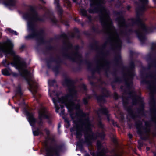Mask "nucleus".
Here are the masks:
<instances>
[{
  "label": "nucleus",
  "instance_id": "1",
  "mask_svg": "<svg viewBox=\"0 0 156 156\" xmlns=\"http://www.w3.org/2000/svg\"><path fill=\"white\" fill-rule=\"evenodd\" d=\"M141 3V6L136 9L137 17L135 18L129 19L126 22L121 12H117L116 19L121 29L119 34L112 25V21L109 15V12L105 8L104 0H90V8L88 12L90 13H99L100 21L102 29L99 31H94L96 32L106 34L108 36L107 41L101 47L95 44V49L98 55L96 60V63H110L107 58V53L105 48L109 45L114 50L118 52L120 50L122 42L120 37L135 33L141 42L143 43L145 40V34L153 31V27H147L139 16L141 15L147 8L148 0H140Z\"/></svg>",
  "mask_w": 156,
  "mask_h": 156
},
{
  "label": "nucleus",
  "instance_id": "2",
  "mask_svg": "<svg viewBox=\"0 0 156 156\" xmlns=\"http://www.w3.org/2000/svg\"><path fill=\"white\" fill-rule=\"evenodd\" d=\"M71 98H52V100L54 104L57 113L59 112L60 108L59 105L62 107L61 104H64L69 110L71 112L74 109L78 110L75 114L70 113V116L73 121L74 126L73 131L76 132V138L80 139L82 133L85 134V141L87 144L90 145L93 141L98 137L103 138L105 134L103 129V126L100 122L98 123V126L102 128L101 133H93L91 131L93 126L91 122L89 121L88 115L83 112L79 109L80 107L79 101H73Z\"/></svg>",
  "mask_w": 156,
  "mask_h": 156
},
{
  "label": "nucleus",
  "instance_id": "3",
  "mask_svg": "<svg viewBox=\"0 0 156 156\" xmlns=\"http://www.w3.org/2000/svg\"><path fill=\"white\" fill-rule=\"evenodd\" d=\"M13 45L10 41H8L2 44L0 43V51L9 54L12 57V59L9 58L12 61L10 63L7 60L5 59L2 62V64L5 67H8L10 64L12 66L20 71L21 76L24 77L27 81L29 85V90L33 94H35L37 91L38 85L32 77V75L29 71L24 69L26 67L25 62L19 56L16 54L12 50Z\"/></svg>",
  "mask_w": 156,
  "mask_h": 156
},
{
  "label": "nucleus",
  "instance_id": "4",
  "mask_svg": "<svg viewBox=\"0 0 156 156\" xmlns=\"http://www.w3.org/2000/svg\"><path fill=\"white\" fill-rule=\"evenodd\" d=\"M23 18L27 22L28 30L30 34L25 37L26 39L35 38L38 41L42 42L44 39V32L41 30L38 32L36 27L37 22L44 21V18L40 17L33 9L25 13Z\"/></svg>",
  "mask_w": 156,
  "mask_h": 156
},
{
  "label": "nucleus",
  "instance_id": "5",
  "mask_svg": "<svg viewBox=\"0 0 156 156\" xmlns=\"http://www.w3.org/2000/svg\"><path fill=\"white\" fill-rule=\"evenodd\" d=\"M134 62L132 61L129 66L125 68L123 78L125 85V87L122 86L121 89L124 95H127L132 98H141L140 93L135 91L133 85L132 80L134 75ZM122 98L126 97L124 96Z\"/></svg>",
  "mask_w": 156,
  "mask_h": 156
},
{
  "label": "nucleus",
  "instance_id": "6",
  "mask_svg": "<svg viewBox=\"0 0 156 156\" xmlns=\"http://www.w3.org/2000/svg\"><path fill=\"white\" fill-rule=\"evenodd\" d=\"M63 84L67 86L68 88L67 94L66 96H63L62 93L60 91L55 92L54 91L52 93H50V89L49 88V96L53 98H73L77 96L78 94V90L79 88L81 90L84 91H85L86 90V87L84 85H81L79 88L75 87L73 81L69 78L65 79Z\"/></svg>",
  "mask_w": 156,
  "mask_h": 156
},
{
  "label": "nucleus",
  "instance_id": "7",
  "mask_svg": "<svg viewBox=\"0 0 156 156\" xmlns=\"http://www.w3.org/2000/svg\"><path fill=\"white\" fill-rule=\"evenodd\" d=\"M62 37L64 39L65 44L67 49L63 54V56L72 61L79 63H81L82 62V58L81 55L78 51L79 47L76 46L74 48L72 44L69 42L67 35L63 34Z\"/></svg>",
  "mask_w": 156,
  "mask_h": 156
},
{
  "label": "nucleus",
  "instance_id": "8",
  "mask_svg": "<svg viewBox=\"0 0 156 156\" xmlns=\"http://www.w3.org/2000/svg\"><path fill=\"white\" fill-rule=\"evenodd\" d=\"M148 56V60L151 62L149 65V69L152 67L156 69V57L154 58L153 54H150ZM142 82L147 84L150 94L152 97H154V94H156V73L147 75L143 80Z\"/></svg>",
  "mask_w": 156,
  "mask_h": 156
},
{
  "label": "nucleus",
  "instance_id": "9",
  "mask_svg": "<svg viewBox=\"0 0 156 156\" xmlns=\"http://www.w3.org/2000/svg\"><path fill=\"white\" fill-rule=\"evenodd\" d=\"M38 119L36 121L34 118L33 115L27 111L26 112V115L28 117L29 122L31 126H34L36 122L38 125V128L37 130L33 131V133L34 136H37L42 133L40 131V129L43 126V120L45 119H48L49 117L48 112L44 107L41 108L39 111Z\"/></svg>",
  "mask_w": 156,
  "mask_h": 156
},
{
  "label": "nucleus",
  "instance_id": "10",
  "mask_svg": "<svg viewBox=\"0 0 156 156\" xmlns=\"http://www.w3.org/2000/svg\"><path fill=\"white\" fill-rule=\"evenodd\" d=\"M44 131L48 136L44 142L46 156H52L53 155L58 156L61 150V147L54 144L53 140L50 138L48 135L49 132L48 130L46 129Z\"/></svg>",
  "mask_w": 156,
  "mask_h": 156
},
{
  "label": "nucleus",
  "instance_id": "11",
  "mask_svg": "<svg viewBox=\"0 0 156 156\" xmlns=\"http://www.w3.org/2000/svg\"><path fill=\"white\" fill-rule=\"evenodd\" d=\"M145 124V127H143L142 124L143 122L140 121L137 122L136 123L137 128L138 129L137 132L138 134L141 135L145 136L146 138H148L150 131V123L149 122L143 121Z\"/></svg>",
  "mask_w": 156,
  "mask_h": 156
},
{
  "label": "nucleus",
  "instance_id": "12",
  "mask_svg": "<svg viewBox=\"0 0 156 156\" xmlns=\"http://www.w3.org/2000/svg\"><path fill=\"white\" fill-rule=\"evenodd\" d=\"M97 147L99 151L98 154V156H106L105 155L107 152V149L101 144L99 141L97 142Z\"/></svg>",
  "mask_w": 156,
  "mask_h": 156
},
{
  "label": "nucleus",
  "instance_id": "13",
  "mask_svg": "<svg viewBox=\"0 0 156 156\" xmlns=\"http://www.w3.org/2000/svg\"><path fill=\"white\" fill-rule=\"evenodd\" d=\"M108 111L107 109L105 108H101L100 109H99L98 112L97 114L99 116L101 114H105L107 116V117L108 121L110 119L108 117Z\"/></svg>",
  "mask_w": 156,
  "mask_h": 156
},
{
  "label": "nucleus",
  "instance_id": "14",
  "mask_svg": "<svg viewBox=\"0 0 156 156\" xmlns=\"http://www.w3.org/2000/svg\"><path fill=\"white\" fill-rule=\"evenodd\" d=\"M17 3L16 0H4V4L5 5L10 6H15Z\"/></svg>",
  "mask_w": 156,
  "mask_h": 156
},
{
  "label": "nucleus",
  "instance_id": "15",
  "mask_svg": "<svg viewBox=\"0 0 156 156\" xmlns=\"http://www.w3.org/2000/svg\"><path fill=\"white\" fill-rule=\"evenodd\" d=\"M95 95L96 98H104L105 97H108L109 96V92L105 88H104L102 89V94L100 96H98L96 94H95Z\"/></svg>",
  "mask_w": 156,
  "mask_h": 156
},
{
  "label": "nucleus",
  "instance_id": "16",
  "mask_svg": "<svg viewBox=\"0 0 156 156\" xmlns=\"http://www.w3.org/2000/svg\"><path fill=\"white\" fill-rule=\"evenodd\" d=\"M14 92L15 94L16 95L20 96H24L23 95V92L20 85H18V86L16 87Z\"/></svg>",
  "mask_w": 156,
  "mask_h": 156
},
{
  "label": "nucleus",
  "instance_id": "17",
  "mask_svg": "<svg viewBox=\"0 0 156 156\" xmlns=\"http://www.w3.org/2000/svg\"><path fill=\"white\" fill-rule=\"evenodd\" d=\"M132 100L133 105H136L137 104H141L142 105H143V102L141 98H133Z\"/></svg>",
  "mask_w": 156,
  "mask_h": 156
},
{
  "label": "nucleus",
  "instance_id": "18",
  "mask_svg": "<svg viewBox=\"0 0 156 156\" xmlns=\"http://www.w3.org/2000/svg\"><path fill=\"white\" fill-rule=\"evenodd\" d=\"M115 61L117 65H119L121 64V58L119 53L116 55L115 58Z\"/></svg>",
  "mask_w": 156,
  "mask_h": 156
},
{
  "label": "nucleus",
  "instance_id": "19",
  "mask_svg": "<svg viewBox=\"0 0 156 156\" xmlns=\"http://www.w3.org/2000/svg\"><path fill=\"white\" fill-rule=\"evenodd\" d=\"M80 12L84 16H87L89 21H90L91 20V17L90 16H87L86 11L84 9H81Z\"/></svg>",
  "mask_w": 156,
  "mask_h": 156
},
{
  "label": "nucleus",
  "instance_id": "20",
  "mask_svg": "<svg viewBox=\"0 0 156 156\" xmlns=\"http://www.w3.org/2000/svg\"><path fill=\"white\" fill-rule=\"evenodd\" d=\"M59 0H55L54 3L57 8L60 14H61L62 11L59 5Z\"/></svg>",
  "mask_w": 156,
  "mask_h": 156
},
{
  "label": "nucleus",
  "instance_id": "21",
  "mask_svg": "<svg viewBox=\"0 0 156 156\" xmlns=\"http://www.w3.org/2000/svg\"><path fill=\"white\" fill-rule=\"evenodd\" d=\"M2 72L4 75H9L10 74L11 71L9 69L5 68L2 70Z\"/></svg>",
  "mask_w": 156,
  "mask_h": 156
},
{
  "label": "nucleus",
  "instance_id": "22",
  "mask_svg": "<svg viewBox=\"0 0 156 156\" xmlns=\"http://www.w3.org/2000/svg\"><path fill=\"white\" fill-rule=\"evenodd\" d=\"M74 30V32L73 33H71L69 35V36L71 37H75L76 36V34H79V31L77 28H75Z\"/></svg>",
  "mask_w": 156,
  "mask_h": 156
},
{
  "label": "nucleus",
  "instance_id": "23",
  "mask_svg": "<svg viewBox=\"0 0 156 156\" xmlns=\"http://www.w3.org/2000/svg\"><path fill=\"white\" fill-rule=\"evenodd\" d=\"M50 18L53 24H56L57 23V20L53 15L50 16Z\"/></svg>",
  "mask_w": 156,
  "mask_h": 156
},
{
  "label": "nucleus",
  "instance_id": "24",
  "mask_svg": "<svg viewBox=\"0 0 156 156\" xmlns=\"http://www.w3.org/2000/svg\"><path fill=\"white\" fill-rule=\"evenodd\" d=\"M56 83L55 80H51L48 81V85L49 86H52Z\"/></svg>",
  "mask_w": 156,
  "mask_h": 156
},
{
  "label": "nucleus",
  "instance_id": "25",
  "mask_svg": "<svg viewBox=\"0 0 156 156\" xmlns=\"http://www.w3.org/2000/svg\"><path fill=\"white\" fill-rule=\"evenodd\" d=\"M151 50L152 51H155L156 50V43L152 44Z\"/></svg>",
  "mask_w": 156,
  "mask_h": 156
},
{
  "label": "nucleus",
  "instance_id": "26",
  "mask_svg": "<svg viewBox=\"0 0 156 156\" xmlns=\"http://www.w3.org/2000/svg\"><path fill=\"white\" fill-rule=\"evenodd\" d=\"M87 66L89 69H91L93 66V64L90 62L87 63Z\"/></svg>",
  "mask_w": 156,
  "mask_h": 156
},
{
  "label": "nucleus",
  "instance_id": "27",
  "mask_svg": "<svg viewBox=\"0 0 156 156\" xmlns=\"http://www.w3.org/2000/svg\"><path fill=\"white\" fill-rule=\"evenodd\" d=\"M65 4H66L68 7H70L71 4V3L69 0H66L65 1Z\"/></svg>",
  "mask_w": 156,
  "mask_h": 156
},
{
  "label": "nucleus",
  "instance_id": "28",
  "mask_svg": "<svg viewBox=\"0 0 156 156\" xmlns=\"http://www.w3.org/2000/svg\"><path fill=\"white\" fill-rule=\"evenodd\" d=\"M7 30L8 31L9 33H12V34L13 30L11 29L10 28H8L7 29Z\"/></svg>",
  "mask_w": 156,
  "mask_h": 156
},
{
  "label": "nucleus",
  "instance_id": "29",
  "mask_svg": "<svg viewBox=\"0 0 156 156\" xmlns=\"http://www.w3.org/2000/svg\"><path fill=\"white\" fill-rule=\"evenodd\" d=\"M55 61H56L58 63H60L61 62V61L60 59L59 58H57V59H56L55 60Z\"/></svg>",
  "mask_w": 156,
  "mask_h": 156
},
{
  "label": "nucleus",
  "instance_id": "30",
  "mask_svg": "<svg viewBox=\"0 0 156 156\" xmlns=\"http://www.w3.org/2000/svg\"><path fill=\"white\" fill-rule=\"evenodd\" d=\"M83 101L85 104H87V98H84L83 99Z\"/></svg>",
  "mask_w": 156,
  "mask_h": 156
},
{
  "label": "nucleus",
  "instance_id": "31",
  "mask_svg": "<svg viewBox=\"0 0 156 156\" xmlns=\"http://www.w3.org/2000/svg\"><path fill=\"white\" fill-rule=\"evenodd\" d=\"M12 34H14L15 35H18V33L16 31H13Z\"/></svg>",
  "mask_w": 156,
  "mask_h": 156
},
{
  "label": "nucleus",
  "instance_id": "32",
  "mask_svg": "<svg viewBox=\"0 0 156 156\" xmlns=\"http://www.w3.org/2000/svg\"><path fill=\"white\" fill-rule=\"evenodd\" d=\"M58 68H59V67L58 66L57 67H56V68L55 69H53V70H54V71H55L56 72H57L58 70Z\"/></svg>",
  "mask_w": 156,
  "mask_h": 156
},
{
  "label": "nucleus",
  "instance_id": "33",
  "mask_svg": "<svg viewBox=\"0 0 156 156\" xmlns=\"http://www.w3.org/2000/svg\"><path fill=\"white\" fill-rule=\"evenodd\" d=\"M61 22L62 23H63L65 24V25H67V26L68 25V23H65V22L64 21H61Z\"/></svg>",
  "mask_w": 156,
  "mask_h": 156
},
{
  "label": "nucleus",
  "instance_id": "34",
  "mask_svg": "<svg viewBox=\"0 0 156 156\" xmlns=\"http://www.w3.org/2000/svg\"><path fill=\"white\" fill-rule=\"evenodd\" d=\"M114 156H121V155L118 153H116Z\"/></svg>",
  "mask_w": 156,
  "mask_h": 156
},
{
  "label": "nucleus",
  "instance_id": "35",
  "mask_svg": "<svg viewBox=\"0 0 156 156\" xmlns=\"http://www.w3.org/2000/svg\"><path fill=\"white\" fill-rule=\"evenodd\" d=\"M124 99H123V103L124 104V101H128V99H127V98H123Z\"/></svg>",
  "mask_w": 156,
  "mask_h": 156
},
{
  "label": "nucleus",
  "instance_id": "36",
  "mask_svg": "<svg viewBox=\"0 0 156 156\" xmlns=\"http://www.w3.org/2000/svg\"><path fill=\"white\" fill-rule=\"evenodd\" d=\"M129 137V138H131L132 137V136L131 134H129L128 135Z\"/></svg>",
  "mask_w": 156,
  "mask_h": 156
},
{
  "label": "nucleus",
  "instance_id": "37",
  "mask_svg": "<svg viewBox=\"0 0 156 156\" xmlns=\"http://www.w3.org/2000/svg\"><path fill=\"white\" fill-rule=\"evenodd\" d=\"M40 0V1H41V2L42 3H43V4H45V2L43 0Z\"/></svg>",
  "mask_w": 156,
  "mask_h": 156
},
{
  "label": "nucleus",
  "instance_id": "38",
  "mask_svg": "<svg viewBox=\"0 0 156 156\" xmlns=\"http://www.w3.org/2000/svg\"><path fill=\"white\" fill-rule=\"evenodd\" d=\"M138 143H139V144H140V146H139V147H138V148L140 150V146L142 145V144H140V142H138Z\"/></svg>",
  "mask_w": 156,
  "mask_h": 156
},
{
  "label": "nucleus",
  "instance_id": "39",
  "mask_svg": "<svg viewBox=\"0 0 156 156\" xmlns=\"http://www.w3.org/2000/svg\"><path fill=\"white\" fill-rule=\"evenodd\" d=\"M130 8V6H127V9L128 10H129Z\"/></svg>",
  "mask_w": 156,
  "mask_h": 156
},
{
  "label": "nucleus",
  "instance_id": "40",
  "mask_svg": "<svg viewBox=\"0 0 156 156\" xmlns=\"http://www.w3.org/2000/svg\"><path fill=\"white\" fill-rule=\"evenodd\" d=\"M15 110L16 111V112H18V108H15Z\"/></svg>",
  "mask_w": 156,
  "mask_h": 156
},
{
  "label": "nucleus",
  "instance_id": "41",
  "mask_svg": "<svg viewBox=\"0 0 156 156\" xmlns=\"http://www.w3.org/2000/svg\"><path fill=\"white\" fill-rule=\"evenodd\" d=\"M75 21H79V20L77 18H76L75 19Z\"/></svg>",
  "mask_w": 156,
  "mask_h": 156
},
{
  "label": "nucleus",
  "instance_id": "42",
  "mask_svg": "<svg viewBox=\"0 0 156 156\" xmlns=\"http://www.w3.org/2000/svg\"><path fill=\"white\" fill-rule=\"evenodd\" d=\"M115 98H117L118 96V95L117 94H115Z\"/></svg>",
  "mask_w": 156,
  "mask_h": 156
},
{
  "label": "nucleus",
  "instance_id": "43",
  "mask_svg": "<svg viewBox=\"0 0 156 156\" xmlns=\"http://www.w3.org/2000/svg\"><path fill=\"white\" fill-rule=\"evenodd\" d=\"M103 98H97V100L98 101H99V100H100L101 99H102Z\"/></svg>",
  "mask_w": 156,
  "mask_h": 156
},
{
  "label": "nucleus",
  "instance_id": "44",
  "mask_svg": "<svg viewBox=\"0 0 156 156\" xmlns=\"http://www.w3.org/2000/svg\"><path fill=\"white\" fill-rule=\"evenodd\" d=\"M150 148L149 147H147V151H149L150 150Z\"/></svg>",
  "mask_w": 156,
  "mask_h": 156
},
{
  "label": "nucleus",
  "instance_id": "45",
  "mask_svg": "<svg viewBox=\"0 0 156 156\" xmlns=\"http://www.w3.org/2000/svg\"><path fill=\"white\" fill-rule=\"evenodd\" d=\"M85 156H90L88 154H85Z\"/></svg>",
  "mask_w": 156,
  "mask_h": 156
},
{
  "label": "nucleus",
  "instance_id": "46",
  "mask_svg": "<svg viewBox=\"0 0 156 156\" xmlns=\"http://www.w3.org/2000/svg\"><path fill=\"white\" fill-rule=\"evenodd\" d=\"M74 2H76V0H73Z\"/></svg>",
  "mask_w": 156,
  "mask_h": 156
},
{
  "label": "nucleus",
  "instance_id": "47",
  "mask_svg": "<svg viewBox=\"0 0 156 156\" xmlns=\"http://www.w3.org/2000/svg\"><path fill=\"white\" fill-rule=\"evenodd\" d=\"M154 156H156V152L154 154Z\"/></svg>",
  "mask_w": 156,
  "mask_h": 156
},
{
  "label": "nucleus",
  "instance_id": "48",
  "mask_svg": "<svg viewBox=\"0 0 156 156\" xmlns=\"http://www.w3.org/2000/svg\"><path fill=\"white\" fill-rule=\"evenodd\" d=\"M155 122L156 123V118L155 119Z\"/></svg>",
  "mask_w": 156,
  "mask_h": 156
},
{
  "label": "nucleus",
  "instance_id": "49",
  "mask_svg": "<svg viewBox=\"0 0 156 156\" xmlns=\"http://www.w3.org/2000/svg\"><path fill=\"white\" fill-rule=\"evenodd\" d=\"M39 97H41L42 96L41 95H39Z\"/></svg>",
  "mask_w": 156,
  "mask_h": 156
},
{
  "label": "nucleus",
  "instance_id": "50",
  "mask_svg": "<svg viewBox=\"0 0 156 156\" xmlns=\"http://www.w3.org/2000/svg\"><path fill=\"white\" fill-rule=\"evenodd\" d=\"M77 37V38H79V36H78Z\"/></svg>",
  "mask_w": 156,
  "mask_h": 156
},
{
  "label": "nucleus",
  "instance_id": "51",
  "mask_svg": "<svg viewBox=\"0 0 156 156\" xmlns=\"http://www.w3.org/2000/svg\"><path fill=\"white\" fill-rule=\"evenodd\" d=\"M60 127V125H59L58 126V127Z\"/></svg>",
  "mask_w": 156,
  "mask_h": 156
},
{
  "label": "nucleus",
  "instance_id": "52",
  "mask_svg": "<svg viewBox=\"0 0 156 156\" xmlns=\"http://www.w3.org/2000/svg\"><path fill=\"white\" fill-rule=\"evenodd\" d=\"M44 17H45V15H44Z\"/></svg>",
  "mask_w": 156,
  "mask_h": 156
}]
</instances>
